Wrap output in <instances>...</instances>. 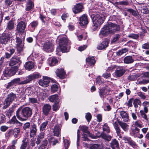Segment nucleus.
I'll list each match as a JSON object with an SVG mask.
<instances>
[{
    "label": "nucleus",
    "instance_id": "obj_4",
    "mask_svg": "<svg viewBox=\"0 0 149 149\" xmlns=\"http://www.w3.org/2000/svg\"><path fill=\"white\" fill-rule=\"evenodd\" d=\"M40 75L39 74H33L29 75L26 77V79L21 81L20 84H26L32 80L39 78Z\"/></svg>",
    "mask_w": 149,
    "mask_h": 149
},
{
    "label": "nucleus",
    "instance_id": "obj_56",
    "mask_svg": "<svg viewBox=\"0 0 149 149\" xmlns=\"http://www.w3.org/2000/svg\"><path fill=\"white\" fill-rule=\"evenodd\" d=\"M123 140H124L125 143H128V144H129L130 142L132 140L131 138L127 136L124 137L123 138Z\"/></svg>",
    "mask_w": 149,
    "mask_h": 149
},
{
    "label": "nucleus",
    "instance_id": "obj_43",
    "mask_svg": "<svg viewBox=\"0 0 149 149\" xmlns=\"http://www.w3.org/2000/svg\"><path fill=\"white\" fill-rule=\"evenodd\" d=\"M128 51V49H127L124 48L117 52L116 54L118 56H120L123 54L126 53Z\"/></svg>",
    "mask_w": 149,
    "mask_h": 149
},
{
    "label": "nucleus",
    "instance_id": "obj_34",
    "mask_svg": "<svg viewBox=\"0 0 149 149\" xmlns=\"http://www.w3.org/2000/svg\"><path fill=\"white\" fill-rule=\"evenodd\" d=\"M34 6V4L32 1L30 0H28L26 6V10L27 11H29Z\"/></svg>",
    "mask_w": 149,
    "mask_h": 149
},
{
    "label": "nucleus",
    "instance_id": "obj_38",
    "mask_svg": "<svg viewBox=\"0 0 149 149\" xmlns=\"http://www.w3.org/2000/svg\"><path fill=\"white\" fill-rule=\"evenodd\" d=\"M38 24V23L37 21H33L30 24L29 26V28L31 29V31H33L37 26Z\"/></svg>",
    "mask_w": 149,
    "mask_h": 149
},
{
    "label": "nucleus",
    "instance_id": "obj_60",
    "mask_svg": "<svg viewBox=\"0 0 149 149\" xmlns=\"http://www.w3.org/2000/svg\"><path fill=\"white\" fill-rule=\"evenodd\" d=\"M17 121L16 116H14L10 120V122L12 124H16Z\"/></svg>",
    "mask_w": 149,
    "mask_h": 149
},
{
    "label": "nucleus",
    "instance_id": "obj_14",
    "mask_svg": "<svg viewBox=\"0 0 149 149\" xmlns=\"http://www.w3.org/2000/svg\"><path fill=\"white\" fill-rule=\"evenodd\" d=\"M83 6L81 4L78 3L74 6L72 8V11L74 13H78L82 11Z\"/></svg>",
    "mask_w": 149,
    "mask_h": 149
},
{
    "label": "nucleus",
    "instance_id": "obj_6",
    "mask_svg": "<svg viewBox=\"0 0 149 149\" xmlns=\"http://www.w3.org/2000/svg\"><path fill=\"white\" fill-rule=\"evenodd\" d=\"M16 42V47L17 53L20 54L23 51L24 49V45L22 43V39L17 37Z\"/></svg>",
    "mask_w": 149,
    "mask_h": 149
},
{
    "label": "nucleus",
    "instance_id": "obj_22",
    "mask_svg": "<svg viewBox=\"0 0 149 149\" xmlns=\"http://www.w3.org/2000/svg\"><path fill=\"white\" fill-rule=\"evenodd\" d=\"M99 93L100 97L103 98L108 95L109 93V91L107 89L102 88L100 89Z\"/></svg>",
    "mask_w": 149,
    "mask_h": 149
},
{
    "label": "nucleus",
    "instance_id": "obj_45",
    "mask_svg": "<svg viewBox=\"0 0 149 149\" xmlns=\"http://www.w3.org/2000/svg\"><path fill=\"white\" fill-rule=\"evenodd\" d=\"M120 37V35L118 34H117L115 35L113 38V39L111 41V42H114L118 40L119 39Z\"/></svg>",
    "mask_w": 149,
    "mask_h": 149
},
{
    "label": "nucleus",
    "instance_id": "obj_32",
    "mask_svg": "<svg viewBox=\"0 0 149 149\" xmlns=\"http://www.w3.org/2000/svg\"><path fill=\"white\" fill-rule=\"evenodd\" d=\"M24 66L26 70H30L34 67L33 63L31 62H26L24 65Z\"/></svg>",
    "mask_w": 149,
    "mask_h": 149
},
{
    "label": "nucleus",
    "instance_id": "obj_64",
    "mask_svg": "<svg viewBox=\"0 0 149 149\" xmlns=\"http://www.w3.org/2000/svg\"><path fill=\"white\" fill-rule=\"evenodd\" d=\"M134 125L135 126H136L137 127H138L140 128H141L143 127L142 124L140 123L139 121L138 120H137L135 122Z\"/></svg>",
    "mask_w": 149,
    "mask_h": 149
},
{
    "label": "nucleus",
    "instance_id": "obj_15",
    "mask_svg": "<svg viewBox=\"0 0 149 149\" xmlns=\"http://www.w3.org/2000/svg\"><path fill=\"white\" fill-rule=\"evenodd\" d=\"M9 38V36L8 34L3 33L0 37V42L2 44H6Z\"/></svg>",
    "mask_w": 149,
    "mask_h": 149
},
{
    "label": "nucleus",
    "instance_id": "obj_54",
    "mask_svg": "<svg viewBox=\"0 0 149 149\" xmlns=\"http://www.w3.org/2000/svg\"><path fill=\"white\" fill-rule=\"evenodd\" d=\"M141 115L142 118L146 120H148V118L147 115L145 114L143 111L141 110L140 111Z\"/></svg>",
    "mask_w": 149,
    "mask_h": 149
},
{
    "label": "nucleus",
    "instance_id": "obj_36",
    "mask_svg": "<svg viewBox=\"0 0 149 149\" xmlns=\"http://www.w3.org/2000/svg\"><path fill=\"white\" fill-rule=\"evenodd\" d=\"M14 24L12 20L9 21L7 23V28L9 30H12L14 29Z\"/></svg>",
    "mask_w": 149,
    "mask_h": 149
},
{
    "label": "nucleus",
    "instance_id": "obj_41",
    "mask_svg": "<svg viewBox=\"0 0 149 149\" xmlns=\"http://www.w3.org/2000/svg\"><path fill=\"white\" fill-rule=\"evenodd\" d=\"M20 61L19 58V57H13L10 61V64L14 65L18 63Z\"/></svg>",
    "mask_w": 149,
    "mask_h": 149
},
{
    "label": "nucleus",
    "instance_id": "obj_9",
    "mask_svg": "<svg viewBox=\"0 0 149 149\" xmlns=\"http://www.w3.org/2000/svg\"><path fill=\"white\" fill-rule=\"evenodd\" d=\"M88 18L86 15L84 14L79 17V23L81 26H85L88 24Z\"/></svg>",
    "mask_w": 149,
    "mask_h": 149
},
{
    "label": "nucleus",
    "instance_id": "obj_19",
    "mask_svg": "<svg viewBox=\"0 0 149 149\" xmlns=\"http://www.w3.org/2000/svg\"><path fill=\"white\" fill-rule=\"evenodd\" d=\"M16 97V95L13 93H11L8 94L5 100L6 102H11L15 101V99Z\"/></svg>",
    "mask_w": 149,
    "mask_h": 149
},
{
    "label": "nucleus",
    "instance_id": "obj_33",
    "mask_svg": "<svg viewBox=\"0 0 149 149\" xmlns=\"http://www.w3.org/2000/svg\"><path fill=\"white\" fill-rule=\"evenodd\" d=\"M13 135L15 138H17L19 136L20 133L19 128H15L13 129Z\"/></svg>",
    "mask_w": 149,
    "mask_h": 149
},
{
    "label": "nucleus",
    "instance_id": "obj_3",
    "mask_svg": "<svg viewBox=\"0 0 149 149\" xmlns=\"http://www.w3.org/2000/svg\"><path fill=\"white\" fill-rule=\"evenodd\" d=\"M59 45L61 51L63 52H65L68 51V40L65 36L61 38L59 41Z\"/></svg>",
    "mask_w": 149,
    "mask_h": 149
},
{
    "label": "nucleus",
    "instance_id": "obj_21",
    "mask_svg": "<svg viewBox=\"0 0 149 149\" xmlns=\"http://www.w3.org/2000/svg\"><path fill=\"white\" fill-rule=\"evenodd\" d=\"M109 42L107 40L103 41L102 43L99 44L97 47V49H102L107 47Z\"/></svg>",
    "mask_w": 149,
    "mask_h": 149
},
{
    "label": "nucleus",
    "instance_id": "obj_57",
    "mask_svg": "<svg viewBox=\"0 0 149 149\" xmlns=\"http://www.w3.org/2000/svg\"><path fill=\"white\" fill-rule=\"evenodd\" d=\"M91 115L90 113H86L85 118L88 122H89L91 119Z\"/></svg>",
    "mask_w": 149,
    "mask_h": 149
},
{
    "label": "nucleus",
    "instance_id": "obj_46",
    "mask_svg": "<svg viewBox=\"0 0 149 149\" xmlns=\"http://www.w3.org/2000/svg\"><path fill=\"white\" fill-rule=\"evenodd\" d=\"M58 89V86L56 84L53 85L51 87V91L53 92L54 93L57 91Z\"/></svg>",
    "mask_w": 149,
    "mask_h": 149
},
{
    "label": "nucleus",
    "instance_id": "obj_29",
    "mask_svg": "<svg viewBox=\"0 0 149 149\" xmlns=\"http://www.w3.org/2000/svg\"><path fill=\"white\" fill-rule=\"evenodd\" d=\"M113 126L117 135L119 136L120 137H121V134H120V129L118 123L116 122H114Z\"/></svg>",
    "mask_w": 149,
    "mask_h": 149
},
{
    "label": "nucleus",
    "instance_id": "obj_51",
    "mask_svg": "<svg viewBox=\"0 0 149 149\" xmlns=\"http://www.w3.org/2000/svg\"><path fill=\"white\" fill-rule=\"evenodd\" d=\"M103 131H106L107 133H109L110 132V129L108 126L107 123H105L103 126Z\"/></svg>",
    "mask_w": 149,
    "mask_h": 149
},
{
    "label": "nucleus",
    "instance_id": "obj_35",
    "mask_svg": "<svg viewBox=\"0 0 149 149\" xmlns=\"http://www.w3.org/2000/svg\"><path fill=\"white\" fill-rule=\"evenodd\" d=\"M58 96L57 95H55L51 96L49 98V101L52 102H58Z\"/></svg>",
    "mask_w": 149,
    "mask_h": 149
},
{
    "label": "nucleus",
    "instance_id": "obj_20",
    "mask_svg": "<svg viewBox=\"0 0 149 149\" xmlns=\"http://www.w3.org/2000/svg\"><path fill=\"white\" fill-rule=\"evenodd\" d=\"M37 130L36 125L35 124H33L31 126L30 128V136L31 137H34L36 135Z\"/></svg>",
    "mask_w": 149,
    "mask_h": 149
},
{
    "label": "nucleus",
    "instance_id": "obj_12",
    "mask_svg": "<svg viewBox=\"0 0 149 149\" xmlns=\"http://www.w3.org/2000/svg\"><path fill=\"white\" fill-rule=\"evenodd\" d=\"M107 24L110 33H113L119 29L118 26L115 24L110 23Z\"/></svg>",
    "mask_w": 149,
    "mask_h": 149
},
{
    "label": "nucleus",
    "instance_id": "obj_23",
    "mask_svg": "<svg viewBox=\"0 0 149 149\" xmlns=\"http://www.w3.org/2000/svg\"><path fill=\"white\" fill-rule=\"evenodd\" d=\"M134 60L132 56H127L124 58L123 59L124 63L125 64H129L132 63Z\"/></svg>",
    "mask_w": 149,
    "mask_h": 149
},
{
    "label": "nucleus",
    "instance_id": "obj_18",
    "mask_svg": "<svg viewBox=\"0 0 149 149\" xmlns=\"http://www.w3.org/2000/svg\"><path fill=\"white\" fill-rule=\"evenodd\" d=\"M51 108V106L49 104H45L42 107L43 113L45 116L48 115Z\"/></svg>",
    "mask_w": 149,
    "mask_h": 149
},
{
    "label": "nucleus",
    "instance_id": "obj_31",
    "mask_svg": "<svg viewBox=\"0 0 149 149\" xmlns=\"http://www.w3.org/2000/svg\"><path fill=\"white\" fill-rule=\"evenodd\" d=\"M28 141L27 139L26 138H24L22 141V143L20 147V149H25L28 145Z\"/></svg>",
    "mask_w": 149,
    "mask_h": 149
},
{
    "label": "nucleus",
    "instance_id": "obj_25",
    "mask_svg": "<svg viewBox=\"0 0 149 149\" xmlns=\"http://www.w3.org/2000/svg\"><path fill=\"white\" fill-rule=\"evenodd\" d=\"M86 61L87 64L90 65H94L95 63V60L93 57H88L86 59Z\"/></svg>",
    "mask_w": 149,
    "mask_h": 149
},
{
    "label": "nucleus",
    "instance_id": "obj_16",
    "mask_svg": "<svg viewBox=\"0 0 149 149\" xmlns=\"http://www.w3.org/2000/svg\"><path fill=\"white\" fill-rule=\"evenodd\" d=\"M55 72L57 76L60 79H63L65 78V72L63 69L62 68L57 69L56 71Z\"/></svg>",
    "mask_w": 149,
    "mask_h": 149
},
{
    "label": "nucleus",
    "instance_id": "obj_53",
    "mask_svg": "<svg viewBox=\"0 0 149 149\" xmlns=\"http://www.w3.org/2000/svg\"><path fill=\"white\" fill-rule=\"evenodd\" d=\"M10 69L12 72V74L13 75L17 71L18 69V67L17 66H15L11 67Z\"/></svg>",
    "mask_w": 149,
    "mask_h": 149
},
{
    "label": "nucleus",
    "instance_id": "obj_27",
    "mask_svg": "<svg viewBox=\"0 0 149 149\" xmlns=\"http://www.w3.org/2000/svg\"><path fill=\"white\" fill-rule=\"evenodd\" d=\"M118 123L122 128L125 131H127L129 125L126 123L122 121H118Z\"/></svg>",
    "mask_w": 149,
    "mask_h": 149
},
{
    "label": "nucleus",
    "instance_id": "obj_44",
    "mask_svg": "<svg viewBox=\"0 0 149 149\" xmlns=\"http://www.w3.org/2000/svg\"><path fill=\"white\" fill-rule=\"evenodd\" d=\"M11 81L14 85H15L17 84L20 85L22 84H20V83H21V81L20 82V78H19L14 79Z\"/></svg>",
    "mask_w": 149,
    "mask_h": 149
},
{
    "label": "nucleus",
    "instance_id": "obj_52",
    "mask_svg": "<svg viewBox=\"0 0 149 149\" xmlns=\"http://www.w3.org/2000/svg\"><path fill=\"white\" fill-rule=\"evenodd\" d=\"M60 107L58 103H54L53 106V110L55 111H57L59 109Z\"/></svg>",
    "mask_w": 149,
    "mask_h": 149
},
{
    "label": "nucleus",
    "instance_id": "obj_63",
    "mask_svg": "<svg viewBox=\"0 0 149 149\" xmlns=\"http://www.w3.org/2000/svg\"><path fill=\"white\" fill-rule=\"evenodd\" d=\"M13 109L8 110L6 114V115L9 118L13 115Z\"/></svg>",
    "mask_w": 149,
    "mask_h": 149
},
{
    "label": "nucleus",
    "instance_id": "obj_50",
    "mask_svg": "<svg viewBox=\"0 0 149 149\" xmlns=\"http://www.w3.org/2000/svg\"><path fill=\"white\" fill-rule=\"evenodd\" d=\"M17 92L18 93L17 95L22 96L24 95L25 91L24 88H21L17 91Z\"/></svg>",
    "mask_w": 149,
    "mask_h": 149
},
{
    "label": "nucleus",
    "instance_id": "obj_13",
    "mask_svg": "<svg viewBox=\"0 0 149 149\" xmlns=\"http://www.w3.org/2000/svg\"><path fill=\"white\" fill-rule=\"evenodd\" d=\"M109 33H110L107 24L102 29L99 35L100 37L101 38L102 36H105Z\"/></svg>",
    "mask_w": 149,
    "mask_h": 149
},
{
    "label": "nucleus",
    "instance_id": "obj_61",
    "mask_svg": "<svg viewBox=\"0 0 149 149\" xmlns=\"http://www.w3.org/2000/svg\"><path fill=\"white\" fill-rule=\"evenodd\" d=\"M102 77L106 79H108L110 77L111 74L109 72H105L102 75Z\"/></svg>",
    "mask_w": 149,
    "mask_h": 149
},
{
    "label": "nucleus",
    "instance_id": "obj_58",
    "mask_svg": "<svg viewBox=\"0 0 149 149\" xmlns=\"http://www.w3.org/2000/svg\"><path fill=\"white\" fill-rule=\"evenodd\" d=\"M7 51L8 52L11 54L12 55L15 52V49L12 47H9L7 48Z\"/></svg>",
    "mask_w": 149,
    "mask_h": 149
},
{
    "label": "nucleus",
    "instance_id": "obj_24",
    "mask_svg": "<svg viewBox=\"0 0 149 149\" xmlns=\"http://www.w3.org/2000/svg\"><path fill=\"white\" fill-rule=\"evenodd\" d=\"M48 63L51 66H53L56 65L58 63L56 58L54 57H51L48 59Z\"/></svg>",
    "mask_w": 149,
    "mask_h": 149
},
{
    "label": "nucleus",
    "instance_id": "obj_55",
    "mask_svg": "<svg viewBox=\"0 0 149 149\" xmlns=\"http://www.w3.org/2000/svg\"><path fill=\"white\" fill-rule=\"evenodd\" d=\"M118 5H121L127 6L129 4V3L127 1H122L116 2Z\"/></svg>",
    "mask_w": 149,
    "mask_h": 149
},
{
    "label": "nucleus",
    "instance_id": "obj_11",
    "mask_svg": "<svg viewBox=\"0 0 149 149\" xmlns=\"http://www.w3.org/2000/svg\"><path fill=\"white\" fill-rule=\"evenodd\" d=\"M50 82L49 78L47 77H44L39 81V83L40 85L43 87H47Z\"/></svg>",
    "mask_w": 149,
    "mask_h": 149
},
{
    "label": "nucleus",
    "instance_id": "obj_40",
    "mask_svg": "<svg viewBox=\"0 0 149 149\" xmlns=\"http://www.w3.org/2000/svg\"><path fill=\"white\" fill-rule=\"evenodd\" d=\"M101 137L107 141H110L111 139V136L110 135H107V134L102 133L100 135Z\"/></svg>",
    "mask_w": 149,
    "mask_h": 149
},
{
    "label": "nucleus",
    "instance_id": "obj_42",
    "mask_svg": "<svg viewBox=\"0 0 149 149\" xmlns=\"http://www.w3.org/2000/svg\"><path fill=\"white\" fill-rule=\"evenodd\" d=\"M48 121H46L44 122L42 124H41L40 126V129L41 131L44 130L48 124Z\"/></svg>",
    "mask_w": 149,
    "mask_h": 149
},
{
    "label": "nucleus",
    "instance_id": "obj_62",
    "mask_svg": "<svg viewBox=\"0 0 149 149\" xmlns=\"http://www.w3.org/2000/svg\"><path fill=\"white\" fill-rule=\"evenodd\" d=\"M82 140L84 141H88L89 140V139L87 137V136H88V134L87 135L86 134H84V133H83L82 134Z\"/></svg>",
    "mask_w": 149,
    "mask_h": 149
},
{
    "label": "nucleus",
    "instance_id": "obj_10",
    "mask_svg": "<svg viewBox=\"0 0 149 149\" xmlns=\"http://www.w3.org/2000/svg\"><path fill=\"white\" fill-rule=\"evenodd\" d=\"M125 71L122 67H118L114 72L115 76L116 77L122 76L125 73Z\"/></svg>",
    "mask_w": 149,
    "mask_h": 149
},
{
    "label": "nucleus",
    "instance_id": "obj_17",
    "mask_svg": "<svg viewBox=\"0 0 149 149\" xmlns=\"http://www.w3.org/2000/svg\"><path fill=\"white\" fill-rule=\"evenodd\" d=\"M61 126L59 125H56L53 129V133L54 136L58 137L60 136Z\"/></svg>",
    "mask_w": 149,
    "mask_h": 149
},
{
    "label": "nucleus",
    "instance_id": "obj_39",
    "mask_svg": "<svg viewBox=\"0 0 149 149\" xmlns=\"http://www.w3.org/2000/svg\"><path fill=\"white\" fill-rule=\"evenodd\" d=\"M38 96L39 98H40L42 100L43 99L44 97H46L47 95L45 93V91L41 90L38 93Z\"/></svg>",
    "mask_w": 149,
    "mask_h": 149
},
{
    "label": "nucleus",
    "instance_id": "obj_47",
    "mask_svg": "<svg viewBox=\"0 0 149 149\" xmlns=\"http://www.w3.org/2000/svg\"><path fill=\"white\" fill-rule=\"evenodd\" d=\"M63 139V144L65 149H67L68 146H69L70 143L69 141L66 139Z\"/></svg>",
    "mask_w": 149,
    "mask_h": 149
},
{
    "label": "nucleus",
    "instance_id": "obj_1",
    "mask_svg": "<svg viewBox=\"0 0 149 149\" xmlns=\"http://www.w3.org/2000/svg\"><path fill=\"white\" fill-rule=\"evenodd\" d=\"M32 114V109L28 107L22 109L21 107L18 108L16 112L17 118L21 121H24L31 117Z\"/></svg>",
    "mask_w": 149,
    "mask_h": 149
},
{
    "label": "nucleus",
    "instance_id": "obj_59",
    "mask_svg": "<svg viewBox=\"0 0 149 149\" xmlns=\"http://www.w3.org/2000/svg\"><path fill=\"white\" fill-rule=\"evenodd\" d=\"M130 145L134 148H136L137 147V145L136 142L132 140H131L129 144Z\"/></svg>",
    "mask_w": 149,
    "mask_h": 149
},
{
    "label": "nucleus",
    "instance_id": "obj_8",
    "mask_svg": "<svg viewBox=\"0 0 149 149\" xmlns=\"http://www.w3.org/2000/svg\"><path fill=\"white\" fill-rule=\"evenodd\" d=\"M43 47L44 50L47 52H52L53 50L52 44L51 41L45 42Z\"/></svg>",
    "mask_w": 149,
    "mask_h": 149
},
{
    "label": "nucleus",
    "instance_id": "obj_30",
    "mask_svg": "<svg viewBox=\"0 0 149 149\" xmlns=\"http://www.w3.org/2000/svg\"><path fill=\"white\" fill-rule=\"evenodd\" d=\"M120 114L124 121L126 122L128 120V116L125 111H121L120 112Z\"/></svg>",
    "mask_w": 149,
    "mask_h": 149
},
{
    "label": "nucleus",
    "instance_id": "obj_37",
    "mask_svg": "<svg viewBox=\"0 0 149 149\" xmlns=\"http://www.w3.org/2000/svg\"><path fill=\"white\" fill-rule=\"evenodd\" d=\"M132 135L134 137H137V135L139 134L140 129L137 127L135 126L134 129L132 130Z\"/></svg>",
    "mask_w": 149,
    "mask_h": 149
},
{
    "label": "nucleus",
    "instance_id": "obj_48",
    "mask_svg": "<svg viewBox=\"0 0 149 149\" xmlns=\"http://www.w3.org/2000/svg\"><path fill=\"white\" fill-rule=\"evenodd\" d=\"M6 122V118L5 116L3 114L1 115L0 117V124L5 123Z\"/></svg>",
    "mask_w": 149,
    "mask_h": 149
},
{
    "label": "nucleus",
    "instance_id": "obj_49",
    "mask_svg": "<svg viewBox=\"0 0 149 149\" xmlns=\"http://www.w3.org/2000/svg\"><path fill=\"white\" fill-rule=\"evenodd\" d=\"M128 37L129 38H131L135 39H137L139 37V35L138 34L131 33L128 35Z\"/></svg>",
    "mask_w": 149,
    "mask_h": 149
},
{
    "label": "nucleus",
    "instance_id": "obj_2",
    "mask_svg": "<svg viewBox=\"0 0 149 149\" xmlns=\"http://www.w3.org/2000/svg\"><path fill=\"white\" fill-rule=\"evenodd\" d=\"M93 26L96 28L100 26L103 23L105 20L104 15L101 14H97L96 15L93 14L91 15Z\"/></svg>",
    "mask_w": 149,
    "mask_h": 149
},
{
    "label": "nucleus",
    "instance_id": "obj_5",
    "mask_svg": "<svg viewBox=\"0 0 149 149\" xmlns=\"http://www.w3.org/2000/svg\"><path fill=\"white\" fill-rule=\"evenodd\" d=\"M40 75L39 74H33L29 75L26 77V79L21 81L20 84H26L32 80L39 78Z\"/></svg>",
    "mask_w": 149,
    "mask_h": 149
},
{
    "label": "nucleus",
    "instance_id": "obj_26",
    "mask_svg": "<svg viewBox=\"0 0 149 149\" xmlns=\"http://www.w3.org/2000/svg\"><path fill=\"white\" fill-rule=\"evenodd\" d=\"M111 146L112 149H118L119 148L118 141L115 139L111 141Z\"/></svg>",
    "mask_w": 149,
    "mask_h": 149
},
{
    "label": "nucleus",
    "instance_id": "obj_28",
    "mask_svg": "<svg viewBox=\"0 0 149 149\" xmlns=\"http://www.w3.org/2000/svg\"><path fill=\"white\" fill-rule=\"evenodd\" d=\"M44 137V132H41L38 136L36 143L38 145L40 144L42 140L43 141Z\"/></svg>",
    "mask_w": 149,
    "mask_h": 149
},
{
    "label": "nucleus",
    "instance_id": "obj_7",
    "mask_svg": "<svg viewBox=\"0 0 149 149\" xmlns=\"http://www.w3.org/2000/svg\"><path fill=\"white\" fill-rule=\"evenodd\" d=\"M26 27L25 22L23 21H20L17 24V30L19 33H23Z\"/></svg>",
    "mask_w": 149,
    "mask_h": 149
}]
</instances>
